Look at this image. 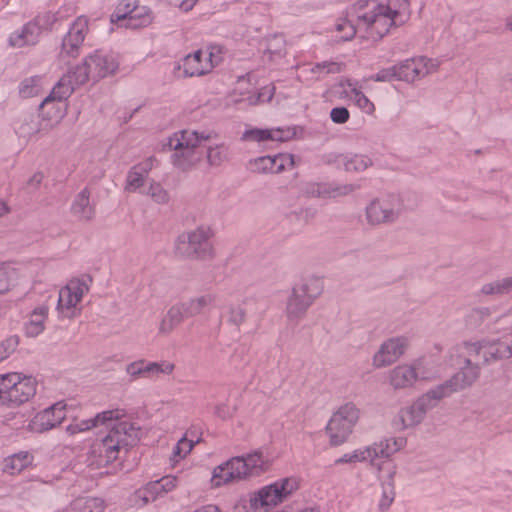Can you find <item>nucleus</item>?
<instances>
[{
  "label": "nucleus",
  "instance_id": "nucleus-1",
  "mask_svg": "<svg viewBox=\"0 0 512 512\" xmlns=\"http://www.w3.org/2000/svg\"><path fill=\"white\" fill-rule=\"evenodd\" d=\"M99 425L109 429L108 434L93 445V452L99 455L100 465L115 461L122 450L128 451L140 439V428L128 420L120 409L103 411L94 418L76 421L68 425L66 430L73 435Z\"/></svg>",
  "mask_w": 512,
  "mask_h": 512
},
{
  "label": "nucleus",
  "instance_id": "nucleus-2",
  "mask_svg": "<svg viewBox=\"0 0 512 512\" xmlns=\"http://www.w3.org/2000/svg\"><path fill=\"white\" fill-rule=\"evenodd\" d=\"M119 67V62L113 54L95 51L84 59L82 65H78L72 72L64 75L40 104L43 107L52 100L62 101L67 99L76 86L83 85L89 79L98 81L114 74Z\"/></svg>",
  "mask_w": 512,
  "mask_h": 512
},
{
  "label": "nucleus",
  "instance_id": "nucleus-3",
  "mask_svg": "<svg viewBox=\"0 0 512 512\" xmlns=\"http://www.w3.org/2000/svg\"><path fill=\"white\" fill-rule=\"evenodd\" d=\"M269 467V461L259 451L237 456L229 459L224 464L217 466L211 479L215 487L233 481H239L251 476H258Z\"/></svg>",
  "mask_w": 512,
  "mask_h": 512
},
{
  "label": "nucleus",
  "instance_id": "nucleus-4",
  "mask_svg": "<svg viewBox=\"0 0 512 512\" xmlns=\"http://www.w3.org/2000/svg\"><path fill=\"white\" fill-rule=\"evenodd\" d=\"M208 139V134L192 130L174 133L167 142V146L174 151L171 155L174 166L181 170H188L199 163L204 155L201 142Z\"/></svg>",
  "mask_w": 512,
  "mask_h": 512
},
{
  "label": "nucleus",
  "instance_id": "nucleus-5",
  "mask_svg": "<svg viewBox=\"0 0 512 512\" xmlns=\"http://www.w3.org/2000/svg\"><path fill=\"white\" fill-rule=\"evenodd\" d=\"M212 237L213 231L206 225H200L193 230L183 232L175 240L174 253L182 259H210L214 256Z\"/></svg>",
  "mask_w": 512,
  "mask_h": 512
},
{
  "label": "nucleus",
  "instance_id": "nucleus-6",
  "mask_svg": "<svg viewBox=\"0 0 512 512\" xmlns=\"http://www.w3.org/2000/svg\"><path fill=\"white\" fill-rule=\"evenodd\" d=\"M459 371L450 379L461 390L472 386L480 377L483 346L481 340L464 341L458 346Z\"/></svg>",
  "mask_w": 512,
  "mask_h": 512
},
{
  "label": "nucleus",
  "instance_id": "nucleus-7",
  "mask_svg": "<svg viewBox=\"0 0 512 512\" xmlns=\"http://www.w3.org/2000/svg\"><path fill=\"white\" fill-rule=\"evenodd\" d=\"M324 289L323 280L317 276H309L295 285L288 297L286 304V315L289 320L303 318L313 304L322 294Z\"/></svg>",
  "mask_w": 512,
  "mask_h": 512
},
{
  "label": "nucleus",
  "instance_id": "nucleus-8",
  "mask_svg": "<svg viewBox=\"0 0 512 512\" xmlns=\"http://www.w3.org/2000/svg\"><path fill=\"white\" fill-rule=\"evenodd\" d=\"M403 211L402 200L398 195L389 194L373 199L365 209L369 225L377 226L394 223Z\"/></svg>",
  "mask_w": 512,
  "mask_h": 512
},
{
  "label": "nucleus",
  "instance_id": "nucleus-9",
  "mask_svg": "<svg viewBox=\"0 0 512 512\" xmlns=\"http://www.w3.org/2000/svg\"><path fill=\"white\" fill-rule=\"evenodd\" d=\"M359 419V409L353 403L342 405L331 417L326 430L330 443L338 446L347 441Z\"/></svg>",
  "mask_w": 512,
  "mask_h": 512
},
{
  "label": "nucleus",
  "instance_id": "nucleus-10",
  "mask_svg": "<svg viewBox=\"0 0 512 512\" xmlns=\"http://www.w3.org/2000/svg\"><path fill=\"white\" fill-rule=\"evenodd\" d=\"M357 19L360 27L366 32L365 37L374 41L387 34L392 25L398 24L386 11H381L379 5L370 11L358 12Z\"/></svg>",
  "mask_w": 512,
  "mask_h": 512
},
{
  "label": "nucleus",
  "instance_id": "nucleus-11",
  "mask_svg": "<svg viewBox=\"0 0 512 512\" xmlns=\"http://www.w3.org/2000/svg\"><path fill=\"white\" fill-rule=\"evenodd\" d=\"M219 52V49L212 47L208 53H205L206 57L203 60L204 53L202 50H197L193 54L187 55L178 69H183L185 77L204 75L221 61V57L218 55Z\"/></svg>",
  "mask_w": 512,
  "mask_h": 512
},
{
  "label": "nucleus",
  "instance_id": "nucleus-12",
  "mask_svg": "<svg viewBox=\"0 0 512 512\" xmlns=\"http://www.w3.org/2000/svg\"><path fill=\"white\" fill-rule=\"evenodd\" d=\"M89 290L88 285L79 279L71 280L59 290L57 309L67 318L75 316L76 305Z\"/></svg>",
  "mask_w": 512,
  "mask_h": 512
},
{
  "label": "nucleus",
  "instance_id": "nucleus-13",
  "mask_svg": "<svg viewBox=\"0 0 512 512\" xmlns=\"http://www.w3.org/2000/svg\"><path fill=\"white\" fill-rule=\"evenodd\" d=\"M408 339L405 337H394L383 342L374 355L373 364L382 368L396 362L406 351Z\"/></svg>",
  "mask_w": 512,
  "mask_h": 512
},
{
  "label": "nucleus",
  "instance_id": "nucleus-14",
  "mask_svg": "<svg viewBox=\"0 0 512 512\" xmlns=\"http://www.w3.org/2000/svg\"><path fill=\"white\" fill-rule=\"evenodd\" d=\"M421 361H415L412 365H398L389 372V381L394 389L411 387L417 380L429 379L420 372Z\"/></svg>",
  "mask_w": 512,
  "mask_h": 512
},
{
  "label": "nucleus",
  "instance_id": "nucleus-15",
  "mask_svg": "<svg viewBox=\"0 0 512 512\" xmlns=\"http://www.w3.org/2000/svg\"><path fill=\"white\" fill-rule=\"evenodd\" d=\"M357 186L354 184H330L306 182L302 184L301 191L307 197L314 198H336L354 192Z\"/></svg>",
  "mask_w": 512,
  "mask_h": 512
},
{
  "label": "nucleus",
  "instance_id": "nucleus-16",
  "mask_svg": "<svg viewBox=\"0 0 512 512\" xmlns=\"http://www.w3.org/2000/svg\"><path fill=\"white\" fill-rule=\"evenodd\" d=\"M458 391H461V389L456 386L451 379H448L420 396L415 401V404L417 405L418 410H420L425 416L426 413L436 407L442 399Z\"/></svg>",
  "mask_w": 512,
  "mask_h": 512
},
{
  "label": "nucleus",
  "instance_id": "nucleus-17",
  "mask_svg": "<svg viewBox=\"0 0 512 512\" xmlns=\"http://www.w3.org/2000/svg\"><path fill=\"white\" fill-rule=\"evenodd\" d=\"M14 388L0 396V406H19L33 397L36 393V381L31 377L21 378Z\"/></svg>",
  "mask_w": 512,
  "mask_h": 512
},
{
  "label": "nucleus",
  "instance_id": "nucleus-18",
  "mask_svg": "<svg viewBox=\"0 0 512 512\" xmlns=\"http://www.w3.org/2000/svg\"><path fill=\"white\" fill-rule=\"evenodd\" d=\"M65 404L58 402L36 414L30 423L34 432L48 431L59 425L65 419Z\"/></svg>",
  "mask_w": 512,
  "mask_h": 512
},
{
  "label": "nucleus",
  "instance_id": "nucleus-19",
  "mask_svg": "<svg viewBox=\"0 0 512 512\" xmlns=\"http://www.w3.org/2000/svg\"><path fill=\"white\" fill-rule=\"evenodd\" d=\"M88 29L87 19L78 17L70 27L68 33L62 41L61 55L76 57L79 53V48L82 45L86 32Z\"/></svg>",
  "mask_w": 512,
  "mask_h": 512
},
{
  "label": "nucleus",
  "instance_id": "nucleus-20",
  "mask_svg": "<svg viewBox=\"0 0 512 512\" xmlns=\"http://www.w3.org/2000/svg\"><path fill=\"white\" fill-rule=\"evenodd\" d=\"M483 346V366L512 357V341L504 343L500 339H481Z\"/></svg>",
  "mask_w": 512,
  "mask_h": 512
},
{
  "label": "nucleus",
  "instance_id": "nucleus-21",
  "mask_svg": "<svg viewBox=\"0 0 512 512\" xmlns=\"http://www.w3.org/2000/svg\"><path fill=\"white\" fill-rule=\"evenodd\" d=\"M283 498L275 483L261 488L258 492L254 493L250 498V507L257 511L264 509L267 511L269 508L276 506L283 502Z\"/></svg>",
  "mask_w": 512,
  "mask_h": 512
},
{
  "label": "nucleus",
  "instance_id": "nucleus-22",
  "mask_svg": "<svg viewBox=\"0 0 512 512\" xmlns=\"http://www.w3.org/2000/svg\"><path fill=\"white\" fill-rule=\"evenodd\" d=\"M53 128V124L42 118L40 115H29L25 117L18 127L20 137L30 138L40 133H46Z\"/></svg>",
  "mask_w": 512,
  "mask_h": 512
},
{
  "label": "nucleus",
  "instance_id": "nucleus-23",
  "mask_svg": "<svg viewBox=\"0 0 512 512\" xmlns=\"http://www.w3.org/2000/svg\"><path fill=\"white\" fill-rule=\"evenodd\" d=\"M292 135L290 130L279 128L275 130L254 128L246 130L243 133L242 140L253 142H263L267 140L284 142L289 140Z\"/></svg>",
  "mask_w": 512,
  "mask_h": 512
},
{
  "label": "nucleus",
  "instance_id": "nucleus-24",
  "mask_svg": "<svg viewBox=\"0 0 512 512\" xmlns=\"http://www.w3.org/2000/svg\"><path fill=\"white\" fill-rule=\"evenodd\" d=\"M405 444L406 439L398 437L388 438L368 446V449L371 451V464L374 465L375 460L379 457H390L392 454L402 449Z\"/></svg>",
  "mask_w": 512,
  "mask_h": 512
},
{
  "label": "nucleus",
  "instance_id": "nucleus-25",
  "mask_svg": "<svg viewBox=\"0 0 512 512\" xmlns=\"http://www.w3.org/2000/svg\"><path fill=\"white\" fill-rule=\"evenodd\" d=\"M425 416L420 410H418L415 402L405 408H402L396 418L393 421V425L396 429L404 430L420 424L424 420Z\"/></svg>",
  "mask_w": 512,
  "mask_h": 512
},
{
  "label": "nucleus",
  "instance_id": "nucleus-26",
  "mask_svg": "<svg viewBox=\"0 0 512 512\" xmlns=\"http://www.w3.org/2000/svg\"><path fill=\"white\" fill-rule=\"evenodd\" d=\"M71 212L81 221H89L94 217L95 210L90 204V192L87 188L77 194Z\"/></svg>",
  "mask_w": 512,
  "mask_h": 512
},
{
  "label": "nucleus",
  "instance_id": "nucleus-27",
  "mask_svg": "<svg viewBox=\"0 0 512 512\" xmlns=\"http://www.w3.org/2000/svg\"><path fill=\"white\" fill-rule=\"evenodd\" d=\"M186 317L181 302L169 308L159 325V333L170 334Z\"/></svg>",
  "mask_w": 512,
  "mask_h": 512
},
{
  "label": "nucleus",
  "instance_id": "nucleus-28",
  "mask_svg": "<svg viewBox=\"0 0 512 512\" xmlns=\"http://www.w3.org/2000/svg\"><path fill=\"white\" fill-rule=\"evenodd\" d=\"M153 21V15L150 8L146 6H138L131 14L121 23L122 27L129 29H139L149 26Z\"/></svg>",
  "mask_w": 512,
  "mask_h": 512
},
{
  "label": "nucleus",
  "instance_id": "nucleus-29",
  "mask_svg": "<svg viewBox=\"0 0 512 512\" xmlns=\"http://www.w3.org/2000/svg\"><path fill=\"white\" fill-rule=\"evenodd\" d=\"M39 27L35 24L25 25L21 31H16L10 35L9 43L14 47L24 45H34L38 41Z\"/></svg>",
  "mask_w": 512,
  "mask_h": 512
},
{
  "label": "nucleus",
  "instance_id": "nucleus-30",
  "mask_svg": "<svg viewBox=\"0 0 512 512\" xmlns=\"http://www.w3.org/2000/svg\"><path fill=\"white\" fill-rule=\"evenodd\" d=\"M215 299V295L208 293L183 301L181 305L186 317L190 318L199 315L205 308L212 306Z\"/></svg>",
  "mask_w": 512,
  "mask_h": 512
},
{
  "label": "nucleus",
  "instance_id": "nucleus-31",
  "mask_svg": "<svg viewBox=\"0 0 512 512\" xmlns=\"http://www.w3.org/2000/svg\"><path fill=\"white\" fill-rule=\"evenodd\" d=\"M379 6L381 11H386L398 24H403L410 16L408 0H389L387 5Z\"/></svg>",
  "mask_w": 512,
  "mask_h": 512
},
{
  "label": "nucleus",
  "instance_id": "nucleus-32",
  "mask_svg": "<svg viewBox=\"0 0 512 512\" xmlns=\"http://www.w3.org/2000/svg\"><path fill=\"white\" fill-rule=\"evenodd\" d=\"M339 163H342L346 171L362 172L371 164V159L364 155H341Z\"/></svg>",
  "mask_w": 512,
  "mask_h": 512
},
{
  "label": "nucleus",
  "instance_id": "nucleus-33",
  "mask_svg": "<svg viewBox=\"0 0 512 512\" xmlns=\"http://www.w3.org/2000/svg\"><path fill=\"white\" fill-rule=\"evenodd\" d=\"M46 307H39L33 311L29 323L26 325V334L36 337L44 330V319L47 315Z\"/></svg>",
  "mask_w": 512,
  "mask_h": 512
},
{
  "label": "nucleus",
  "instance_id": "nucleus-34",
  "mask_svg": "<svg viewBox=\"0 0 512 512\" xmlns=\"http://www.w3.org/2000/svg\"><path fill=\"white\" fill-rule=\"evenodd\" d=\"M481 292L485 295H503L512 292V275L484 284Z\"/></svg>",
  "mask_w": 512,
  "mask_h": 512
},
{
  "label": "nucleus",
  "instance_id": "nucleus-35",
  "mask_svg": "<svg viewBox=\"0 0 512 512\" xmlns=\"http://www.w3.org/2000/svg\"><path fill=\"white\" fill-rule=\"evenodd\" d=\"M31 462V457L28 453H18L7 458L4 464V471L14 475L20 473L25 469Z\"/></svg>",
  "mask_w": 512,
  "mask_h": 512
},
{
  "label": "nucleus",
  "instance_id": "nucleus-36",
  "mask_svg": "<svg viewBox=\"0 0 512 512\" xmlns=\"http://www.w3.org/2000/svg\"><path fill=\"white\" fill-rule=\"evenodd\" d=\"M335 28L336 31L343 32L340 36L342 41L351 40L357 32L363 30V27H360L358 23L357 16L355 19H339Z\"/></svg>",
  "mask_w": 512,
  "mask_h": 512
},
{
  "label": "nucleus",
  "instance_id": "nucleus-37",
  "mask_svg": "<svg viewBox=\"0 0 512 512\" xmlns=\"http://www.w3.org/2000/svg\"><path fill=\"white\" fill-rule=\"evenodd\" d=\"M275 93V86L273 84L261 88L257 94L249 95L245 99H237L234 102L239 103L247 101L249 105H257L259 103L269 102L273 98Z\"/></svg>",
  "mask_w": 512,
  "mask_h": 512
},
{
  "label": "nucleus",
  "instance_id": "nucleus-38",
  "mask_svg": "<svg viewBox=\"0 0 512 512\" xmlns=\"http://www.w3.org/2000/svg\"><path fill=\"white\" fill-rule=\"evenodd\" d=\"M210 166H220L228 159L227 149L223 145L208 147L204 150Z\"/></svg>",
  "mask_w": 512,
  "mask_h": 512
},
{
  "label": "nucleus",
  "instance_id": "nucleus-39",
  "mask_svg": "<svg viewBox=\"0 0 512 512\" xmlns=\"http://www.w3.org/2000/svg\"><path fill=\"white\" fill-rule=\"evenodd\" d=\"M411 61H413L414 69L417 70V72H415L417 79L433 73L438 69V64L426 57L411 59Z\"/></svg>",
  "mask_w": 512,
  "mask_h": 512
},
{
  "label": "nucleus",
  "instance_id": "nucleus-40",
  "mask_svg": "<svg viewBox=\"0 0 512 512\" xmlns=\"http://www.w3.org/2000/svg\"><path fill=\"white\" fill-rule=\"evenodd\" d=\"M146 194L157 204H167L170 200L169 192L160 183L155 181L150 183Z\"/></svg>",
  "mask_w": 512,
  "mask_h": 512
},
{
  "label": "nucleus",
  "instance_id": "nucleus-41",
  "mask_svg": "<svg viewBox=\"0 0 512 512\" xmlns=\"http://www.w3.org/2000/svg\"><path fill=\"white\" fill-rule=\"evenodd\" d=\"M369 460L371 462V451L366 447L365 449H357L352 453L344 454L342 457L335 461V464L363 462Z\"/></svg>",
  "mask_w": 512,
  "mask_h": 512
},
{
  "label": "nucleus",
  "instance_id": "nucleus-42",
  "mask_svg": "<svg viewBox=\"0 0 512 512\" xmlns=\"http://www.w3.org/2000/svg\"><path fill=\"white\" fill-rule=\"evenodd\" d=\"M283 500H286L299 488V480L296 477H288L274 482Z\"/></svg>",
  "mask_w": 512,
  "mask_h": 512
},
{
  "label": "nucleus",
  "instance_id": "nucleus-43",
  "mask_svg": "<svg viewBox=\"0 0 512 512\" xmlns=\"http://www.w3.org/2000/svg\"><path fill=\"white\" fill-rule=\"evenodd\" d=\"M273 173L278 174L285 169L292 168L295 165L294 156L292 154H278L271 156Z\"/></svg>",
  "mask_w": 512,
  "mask_h": 512
},
{
  "label": "nucleus",
  "instance_id": "nucleus-44",
  "mask_svg": "<svg viewBox=\"0 0 512 512\" xmlns=\"http://www.w3.org/2000/svg\"><path fill=\"white\" fill-rule=\"evenodd\" d=\"M75 507L79 512H103L104 502L100 498H87L85 500H78Z\"/></svg>",
  "mask_w": 512,
  "mask_h": 512
},
{
  "label": "nucleus",
  "instance_id": "nucleus-45",
  "mask_svg": "<svg viewBox=\"0 0 512 512\" xmlns=\"http://www.w3.org/2000/svg\"><path fill=\"white\" fill-rule=\"evenodd\" d=\"M249 167L254 173H273L271 156H262L250 160Z\"/></svg>",
  "mask_w": 512,
  "mask_h": 512
},
{
  "label": "nucleus",
  "instance_id": "nucleus-46",
  "mask_svg": "<svg viewBox=\"0 0 512 512\" xmlns=\"http://www.w3.org/2000/svg\"><path fill=\"white\" fill-rule=\"evenodd\" d=\"M397 74H399V80L406 82H413L417 79L414 69L413 61L406 60L399 65H395Z\"/></svg>",
  "mask_w": 512,
  "mask_h": 512
},
{
  "label": "nucleus",
  "instance_id": "nucleus-47",
  "mask_svg": "<svg viewBox=\"0 0 512 512\" xmlns=\"http://www.w3.org/2000/svg\"><path fill=\"white\" fill-rule=\"evenodd\" d=\"M246 320V310L241 305L229 307L227 321L229 324L239 328Z\"/></svg>",
  "mask_w": 512,
  "mask_h": 512
},
{
  "label": "nucleus",
  "instance_id": "nucleus-48",
  "mask_svg": "<svg viewBox=\"0 0 512 512\" xmlns=\"http://www.w3.org/2000/svg\"><path fill=\"white\" fill-rule=\"evenodd\" d=\"M175 476H165L151 484V489L158 495L172 491L176 487Z\"/></svg>",
  "mask_w": 512,
  "mask_h": 512
},
{
  "label": "nucleus",
  "instance_id": "nucleus-49",
  "mask_svg": "<svg viewBox=\"0 0 512 512\" xmlns=\"http://www.w3.org/2000/svg\"><path fill=\"white\" fill-rule=\"evenodd\" d=\"M344 65L339 62L333 61H323L321 63H317L311 69L312 73L317 74H330V73H340L343 70Z\"/></svg>",
  "mask_w": 512,
  "mask_h": 512
},
{
  "label": "nucleus",
  "instance_id": "nucleus-50",
  "mask_svg": "<svg viewBox=\"0 0 512 512\" xmlns=\"http://www.w3.org/2000/svg\"><path fill=\"white\" fill-rule=\"evenodd\" d=\"M40 88V78L31 77L22 81L19 92L24 98L32 97L38 93Z\"/></svg>",
  "mask_w": 512,
  "mask_h": 512
},
{
  "label": "nucleus",
  "instance_id": "nucleus-51",
  "mask_svg": "<svg viewBox=\"0 0 512 512\" xmlns=\"http://www.w3.org/2000/svg\"><path fill=\"white\" fill-rule=\"evenodd\" d=\"M145 175L142 174L141 171H138L136 168H132L127 175V184H126V190L127 191H135L139 188H141L145 181Z\"/></svg>",
  "mask_w": 512,
  "mask_h": 512
},
{
  "label": "nucleus",
  "instance_id": "nucleus-52",
  "mask_svg": "<svg viewBox=\"0 0 512 512\" xmlns=\"http://www.w3.org/2000/svg\"><path fill=\"white\" fill-rule=\"evenodd\" d=\"M391 477H392V474H390V478ZM394 496H395L394 486H393L392 480L390 479V481L387 484H383V492H382V497L379 501V509L381 511L387 510L390 507V505L392 504V502L394 501Z\"/></svg>",
  "mask_w": 512,
  "mask_h": 512
},
{
  "label": "nucleus",
  "instance_id": "nucleus-53",
  "mask_svg": "<svg viewBox=\"0 0 512 512\" xmlns=\"http://www.w3.org/2000/svg\"><path fill=\"white\" fill-rule=\"evenodd\" d=\"M19 344V338L16 335L10 336L0 343V360H4L12 354Z\"/></svg>",
  "mask_w": 512,
  "mask_h": 512
},
{
  "label": "nucleus",
  "instance_id": "nucleus-54",
  "mask_svg": "<svg viewBox=\"0 0 512 512\" xmlns=\"http://www.w3.org/2000/svg\"><path fill=\"white\" fill-rule=\"evenodd\" d=\"M21 379L18 373H7L0 375V396H4L5 392H9L14 388L13 383L17 384Z\"/></svg>",
  "mask_w": 512,
  "mask_h": 512
},
{
  "label": "nucleus",
  "instance_id": "nucleus-55",
  "mask_svg": "<svg viewBox=\"0 0 512 512\" xmlns=\"http://www.w3.org/2000/svg\"><path fill=\"white\" fill-rule=\"evenodd\" d=\"M193 446H194L193 441L188 440L185 436L182 437L173 449V453H172L173 459H175L176 457L184 458L188 453H190Z\"/></svg>",
  "mask_w": 512,
  "mask_h": 512
},
{
  "label": "nucleus",
  "instance_id": "nucleus-56",
  "mask_svg": "<svg viewBox=\"0 0 512 512\" xmlns=\"http://www.w3.org/2000/svg\"><path fill=\"white\" fill-rule=\"evenodd\" d=\"M371 78L376 82H391L393 80H399V74H397L396 66H393L381 69Z\"/></svg>",
  "mask_w": 512,
  "mask_h": 512
},
{
  "label": "nucleus",
  "instance_id": "nucleus-57",
  "mask_svg": "<svg viewBox=\"0 0 512 512\" xmlns=\"http://www.w3.org/2000/svg\"><path fill=\"white\" fill-rule=\"evenodd\" d=\"M13 282V272L0 265V295L8 292Z\"/></svg>",
  "mask_w": 512,
  "mask_h": 512
},
{
  "label": "nucleus",
  "instance_id": "nucleus-58",
  "mask_svg": "<svg viewBox=\"0 0 512 512\" xmlns=\"http://www.w3.org/2000/svg\"><path fill=\"white\" fill-rule=\"evenodd\" d=\"M352 94L355 101V104L363 110L366 111H372L374 109V105L370 100L367 98L365 94H363L360 90H358L356 87L352 88Z\"/></svg>",
  "mask_w": 512,
  "mask_h": 512
},
{
  "label": "nucleus",
  "instance_id": "nucleus-59",
  "mask_svg": "<svg viewBox=\"0 0 512 512\" xmlns=\"http://www.w3.org/2000/svg\"><path fill=\"white\" fill-rule=\"evenodd\" d=\"M332 122L336 124H344L350 118V113L346 107H335L330 112Z\"/></svg>",
  "mask_w": 512,
  "mask_h": 512
},
{
  "label": "nucleus",
  "instance_id": "nucleus-60",
  "mask_svg": "<svg viewBox=\"0 0 512 512\" xmlns=\"http://www.w3.org/2000/svg\"><path fill=\"white\" fill-rule=\"evenodd\" d=\"M145 362L143 360L133 362L126 367V372L128 375H130L133 379H136L140 376H147L146 370H145Z\"/></svg>",
  "mask_w": 512,
  "mask_h": 512
},
{
  "label": "nucleus",
  "instance_id": "nucleus-61",
  "mask_svg": "<svg viewBox=\"0 0 512 512\" xmlns=\"http://www.w3.org/2000/svg\"><path fill=\"white\" fill-rule=\"evenodd\" d=\"M121 4L124 7V13L118 14L117 21L122 23L139 5L138 0H124Z\"/></svg>",
  "mask_w": 512,
  "mask_h": 512
},
{
  "label": "nucleus",
  "instance_id": "nucleus-62",
  "mask_svg": "<svg viewBox=\"0 0 512 512\" xmlns=\"http://www.w3.org/2000/svg\"><path fill=\"white\" fill-rule=\"evenodd\" d=\"M154 161V158L150 157L144 162L135 165L134 168H136L138 171H141L143 175L147 176L149 171L153 168Z\"/></svg>",
  "mask_w": 512,
  "mask_h": 512
},
{
  "label": "nucleus",
  "instance_id": "nucleus-63",
  "mask_svg": "<svg viewBox=\"0 0 512 512\" xmlns=\"http://www.w3.org/2000/svg\"><path fill=\"white\" fill-rule=\"evenodd\" d=\"M43 180V175L41 173H35L27 182V186L36 190Z\"/></svg>",
  "mask_w": 512,
  "mask_h": 512
},
{
  "label": "nucleus",
  "instance_id": "nucleus-64",
  "mask_svg": "<svg viewBox=\"0 0 512 512\" xmlns=\"http://www.w3.org/2000/svg\"><path fill=\"white\" fill-rule=\"evenodd\" d=\"M159 364V370L161 374L170 375L174 371V364L168 361H162Z\"/></svg>",
  "mask_w": 512,
  "mask_h": 512
}]
</instances>
